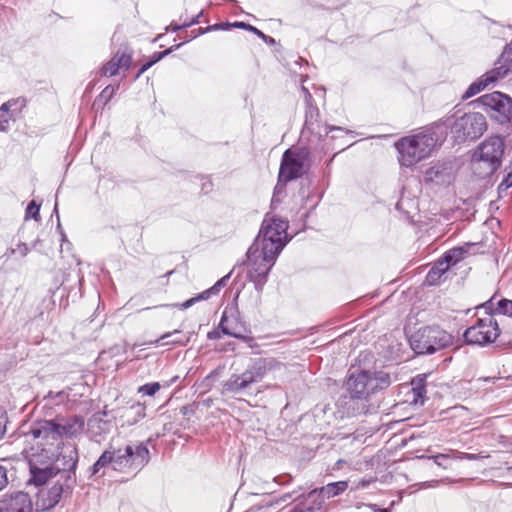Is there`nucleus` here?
Returning a JSON list of instances; mask_svg holds the SVG:
<instances>
[{
	"mask_svg": "<svg viewBox=\"0 0 512 512\" xmlns=\"http://www.w3.org/2000/svg\"><path fill=\"white\" fill-rule=\"evenodd\" d=\"M112 456V469L118 472L133 473L136 475L150 460V452L146 443H128L123 447L109 444Z\"/></svg>",
	"mask_w": 512,
	"mask_h": 512,
	"instance_id": "6",
	"label": "nucleus"
},
{
	"mask_svg": "<svg viewBox=\"0 0 512 512\" xmlns=\"http://www.w3.org/2000/svg\"><path fill=\"white\" fill-rule=\"evenodd\" d=\"M54 421L58 425L62 440L78 436L82 433L85 425L84 418L81 415L57 416L54 418Z\"/></svg>",
	"mask_w": 512,
	"mask_h": 512,
	"instance_id": "21",
	"label": "nucleus"
},
{
	"mask_svg": "<svg viewBox=\"0 0 512 512\" xmlns=\"http://www.w3.org/2000/svg\"><path fill=\"white\" fill-rule=\"evenodd\" d=\"M203 16V11H200L196 16L192 17L190 21H185L184 26L189 28L193 25H196L200 22V18Z\"/></svg>",
	"mask_w": 512,
	"mask_h": 512,
	"instance_id": "48",
	"label": "nucleus"
},
{
	"mask_svg": "<svg viewBox=\"0 0 512 512\" xmlns=\"http://www.w3.org/2000/svg\"><path fill=\"white\" fill-rule=\"evenodd\" d=\"M8 422L7 413L3 408H0V439L6 432V425Z\"/></svg>",
	"mask_w": 512,
	"mask_h": 512,
	"instance_id": "44",
	"label": "nucleus"
},
{
	"mask_svg": "<svg viewBox=\"0 0 512 512\" xmlns=\"http://www.w3.org/2000/svg\"><path fill=\"white\" fill-rule=\"evenodd\" d=\"M454 338L438 325L419 328L409 338L412 350L418 355H431L453 344Z\"/></svg>",
	"mask_w": 512,
	"mask_h": 512,
	"instance_id": "8",
	"label": "nucleus"
},
{
	"mask_svg": "<svg viewBox=\"0 0 512 512\" xmlns=\"http://www.w3.org/2000/svg\"><path fill=\"white\" fill-rule=\"evenodd\" d=\"M182 43L180 44H177V45H173L169 48H167L166 50L164 51H161V52H155L150 58L148 61H150V63L152 65L158 63L159 61H161L164 57L168 56L169 54H171L172 52L178 50L180 47H181Z\"/></svg>",
	"mask_w": 512,
	"mask_h": 512,
	"instance_id": "34",
	"label": "nucleus"
},
{
	"mask_svg": "<svg viewBox=\"0 0 512 512\" xmlns=\"http://www.w3.org/2000/svg\"><path fill=\"white\" fill-rule=\"evenodd\" d=\"M115 92V88L113 86H107L103 89V91L100 93L99 97L105 99V103L108 102L113 94Z\"/></svg>",
	"mask_w": 512,
	"mask_h": 512,
	"instance_id": "47",
	"label": "nucleus"
},
{
	"mask_svg": "<svg viewBox=\"0 0 512 512\" xmlns=\"http://www.w3.org/2000/svg\"><path fill=\"white\" fill-rule=\"evenodd\" d=\"M299 495L300 494L298 493V491L294 490L292 492L285 493L280 497H273L267 501H263V503L261 505L254 506V508H256L257 510H261L262 508H271V507L279 506L289 500L295 501L297 503L296 497Z\"/></svg>",
	"mask_w": 512,
	"mask_h": 512,
	"instance_id": "32",
	"label": "nucleus"
},
{
	"mask_svg": "<svg viewBox=\"0 0 512 512\" xmlns=\"http://www.w3.org/2000/svg\"><path fill=\"white\" fill-rule=\"evenodd\" d=\"M496 313L512 317V300L501 299L497 303Z\"/></svg>",
	"mask_w": 512,
	"mask_h": 512,
	"instance_id": "35",
	"label": "nucleus"
},
{
	"mask_svg": "<svg viewBox=\"0 0 512 512\" xmlns=\"http://www.w3.org/2000/svg\"><path fill=\"white\" fill-rule=\"evenodd\" d=\"M452 455H453L454 459H459V460H477L479 458L478 454L465 453V452H455Z\"/></svg>",
	"mask_w": 512,
	"mask_h": 512,
	"instance_id": "45",
	"label": "nucleus"
},
{
	"mask_svg": "<svg viewBox=\"0 0 512 512\" xmlns=\"http://www.w3.org/2000/svg\"><path fill=\"white\" fill-rule=\"evenodd\" d=\"M504 150V138L499 135L490 136L482 141L471 157L474 173L480 178L494 174L501 166Z\"/></svg>",
	"mask_w": 512,
	"mask_h": 512,
	"instance_id": "3",
	"label": "nucleus"
},
{
	"mask_svg": "<svg viewBox=\"0 0 512 512\" xmlns=\"http://www.w3.org/2000/svg\"><path fill=\"white\" fill-rule=\"evenodd\" d=\"M371 507L375 508V510L377 512H389L387 509L383 508V509H380V508H376V505L373 504V505H370Z\"/></svg>",
	"mask_w": 512,
	"mask_h": 512,
	"instance_id": "62",
	"label": "nucleus"
},
{
	"mask_svg": "<svg viewBox=\"0 0 512 512\" xmlns=\"http://www.w3.org/2000/svg\"><path fill=\"white\" fill-rule=\"evenodd\" d=\"M372 482L371 479H362L361 481H359L358 483V487L359 488H366L369 486V484Z\"/></svg>",
	"mask_w": 512,
	"mask_h": 512,
	"instance_id": "61",
	"label": "nucleus"
},
{
	"mask_svg": "<svg viewBox=\"0 0 512 512\" xmlns=\"http://www.w3.org/2000/svg\"><path fill=\"white\" fill-rule=\"evenodd\" d=\"M132 63L131 53L118 50L115 55L103 66L101 74L104 76H115L123 68L129 69Z\"/></svg>",
	"mask_w": 512,
	"mask_h": 512,
	"instance_id": "25",
	"label": "nucleus"
},
{
	"mask_svg": "<svg viewBox=\"0 0 512 512\" xmlns=\"http://www.w3.org/2000/svg\"><path fill=\"white\" fill-rule=\"evenodd\" d=\"M33 218L38 221L40 219V204H37L35 200L29 202L26 211L25 219Z\"/></svg>",
	"mask_w": 512,
	"mask_h": 512,
	"instance_id": "36",
	"label": "nucleus"
},
{
	"mask_svg": "<svg viewBox=\"0 0 512 512\" xmlns=\"http://www.w3.org/2000/svg\"><path fill=\"white\" fill-rule=\"evenodd\" d=\"M288 227V221L266 215L258 235L247 250V277L259 293L263 291L279 254L291 239L287 233Z\"/></svg>",
	"mask_w": 512,
	"mask_h": 512,
	"instance_id": "1",
	"label": "nucleus"
},
{
	"mask_svg": "<svg viewBox=\"0 0 512 512\" xmlns=\"http://www.w3.org/2000/svg\"><path fill=\"white\" fill-rule=\"evenodd\" d=\"M500 333L499 322L493 315H488L478 318L475 324L468 327L463 333V338L468 345L485 346L494 342Z\"/></svg>",
	"mask_w": 512,
	"mask_h": 512,
	"instance_id": "10",
	"label": "nucleus"
},
{
	"mask_svg": "<svg viewBox=\"0 0 512 512\" xmlns=\"http://www.w3.org/2000/svg\"><path fill=\"white\" fill-rule=\"evenodd\" d=\"M439 483H440V481H438V480L425 481V482L422 484V487H425V488H428V487H434V486L438 485Z\"/></svg>",
	"mask_w": 512,
	"mask_h": 512,
	"instance_id": "60",
	"label": "nucleus"
},
{
	"mask_svg": "<svg viewBox=\"0 0 512 512\" xmlns=\"http://www.w3.org/2000/svg\"><path fill=\"white\" fill-rule=\"evenodd\" d=\"M315 489L324 502L325 499H330L343 494L348 489V481L331 482Z\"/></svg>",
	"mask_w": 512,
	"mask_h": 512,
	"instance_id": "27",
	"label": "nucleus"
},
{
	"mask_svg": "<svg viewBox=\"0 0 512 512\" xmlns=\"http://www.w3.org/2000/svg\"><path fill=\"white\" fill-rule=\"evenodd\" d=\"M181 333V330L179 329H175L174 331L172 332H167V333H164L163 335H161L158 339H155V340H152V341H149V342H144V343H141V345H157L159 344L161 341H164L168 338H170L171 336L173 335H176V334H180ZM137 346H140V344H137L135 343L133 346H132V349L136 348Z\"/></svg>",
	"mask_w": 512,
	"mask_h": 512,
	"instance_id": "39",
	"label": "nucleus"
},
{
	"mask_svg": "<svg viewBox=\"0 0 512 512\" xmlns=\"http://www.w3.org/2000/svg\"><path fill=\"white\" fill-rule=\"evenodd\" d=\"M454 179V165L452 162H438L425 171L426 183L435 185H449Z\"/></svg>",
	"mask_w": 512,
	"mask_h": 512,
	"instance_id": "19",
	"label": "nucleus"
},
{
	"mask_svg": "<svg viewBox=\"0 0 512 512\" xmlns=\"http://www.w3.org/2000/svg\"><path fill=\"white\" fill-rule=\"evenodd\" d=\"M105 416V412H98L88 420V431L96 442H100L113 427L110 420L104 419Z\"/></svg>",
	"mask_w": 512,
	"mask_h": 512,
	"instance_id": "24",
	"label": "nucleus"
},
{
	"mask_svg": "<svg viewBox=\"0 0 512 512\" xmlns=\"http://www.w3.org/2000/svg\"><path fill=\"white\" fill-rule=\"evenodd\" d=\"M301 91L304 94L305 104L313 103V97H312L311 93L309 92L308 88H306L305 86H301Z\"/></svg>",
	"mask_w": 512,
	"mask_h": 512,
	"instance_id": "55",
	"label": "nucleus"
},
{
	"mask_svg": "<svg viewBox=\"0 0 512 512\" xmlns=\"http://www.w3.org/2000/svg\"><path fill=\"white\" fill-rule=\"evenodd\" d=\"M8 485V469L0 463V491Z\"/></svg>",
	"mask_w": 512,
	"mask_h": 512,
	"instance_id": "41",
	"label": "nucleus"
},
{
	"mask_svg": "<svg viewBox=\"0 0 512 512\" xmlns=\"http://www.w3.org/2000/svg\"><path fill=\"white\" fill-rule=\"evenodd\" d=\"M76 486V477L68 473L66 477H59V479L47 491L40 492L41 508L48 510L54 508L62 499L63 496H68L72 493Z\"/></svg>",
	"mask_w": 512,
	"mask_h": 512,
	"instance_id": "14",
	"label": "nucleus"
},
{
	"mask_svg": "<svg viewBox=\"0 0 512 512\" xmlns=\"http://www.w3.org/2000/svg\"><path fill=\"white\" fill-rule=\"evenodd\" d=\"M420 458H426V456H421ZM450 458H453V455L442 454V453L427 457V459H433V461L435 462L436 465H438L439 467H443V468H446V467L443 465L442 461L450 459Z\"/></svg>",
	"mask_w": 512,
	"mask_h": 512,
	"instance_id": "40",
	"label": "nucleus"
},
{
	"mask_svg": "<svg viewBox=\"0 0 512 512\" xmlns=\"http://www.w3.org/2000/svg\"><path fill=\"white\" fill-rule=\"evenodd\" d=\"M390 385V374L385 371L350 369L346 393L338 398L336 406L347 417L376 413L379 404L374 400V395Z\"/></svg>",
	"mask_w": 512,
	"mask_h": 512,
	"instance_id": "2",
	"label": "nucleus"
},
{
	"mask_svg": "<svg viewBox=\"0 0 512 512\" xmlns=\"http://www.w3.org/2000/svg\"><path fill=\"white\" fill-rule=\"evenodd\" d=\"M292 480L291 476L290 475H285V476H279L277 478V481L280 485H285V484H288L290 481Z\"/></svg>",
	"mask_w": 512,
	"mask_h": 512,
	"instance_id": "59",
	"label": "nucleus"
},
{
	"mask_svg": "<svg viewBox=\"0 0 512 512\" xmlns=\"http://www.w3.org/2000/svg\"><path fill=\"white\" fill-rule=\"evenodd\" d=\"M53 460H56L57 466L55 467L57 473L61 477H66L68 473H71L76 477V468L78 463V451L76 446L67 445L62 448V451H57V456Z\"/></svg>",
	"mask_w": 512,
	"mask_h": 512,
	"instance_id": "18",
	"label": "nucleus"
},
{
	"mask_svg": "<svg viewBox=\"0 0 512 512\" xmlns=\"http://www.w3.org/2000/svg\"><path fill=\"white\" fill-rule=\"evenodd\" d=\"M437 144L433 133H418L405 136L395 142L398 161L402 167L410 168L430 156Z\"/></svg>",
	"mask_w": 512,
	"mask_h": 512,
	"instance_id": "4",
	"label": "nucleus"
},
{
	"mask_svg": "<svg viewBox=\"0 0 512 512\" xmlns=\"http://www.w3.org/2000/svg\"><path fill=\"white\" fill-rule=\"evenodd\" d=\"M320 112L316 105L313 103L306 104L305 122L302 129V135L315 134L319 137L327 136L330 132L337 131L341 133H348L349 131L334 125L325 124L322 126L319 121Z\"/></svg>",
	"mask_w": 512,
	"mask_h": 512,
	"instance_id": "16",
	"label": "nucleus"
},
{
	"mask_svg": "<svg viewBox=\"0 0 512 512\" xmlns=\"http://www.w3.org/2000/svg\"><path fill=\"white\" fill-rule=\"evenodd\" d=\"M153 65L150 63V61L145 62L140 69L137 71L134 79H138L145 71H147L149 68H151Z\"/></svg>",
	"mask_w": 512,
	"mask_h": 512,
	"instance_id": "52",
	"label": "nucleus"
},
{
	"mask_svg": "<svg viewBox=\"0 0 512 512\" xmlns=\"http://www.w3.org/2000/svg\"><path fill=\"white\" fill-rule=\"evenodd\" d=\"M218 328L224 335H228L237 339L245 340V334L248 328L244 321L239 317V313L235 308H225L222 313Z\"/></svg>",
	"mask_w": 512,
	"mask_h": 512,
	"instance_id": "17",
	"label": "nucleus"
},
{
	"mask_svg": "<svg viewBox=\"0 0 512 512\" xmlns=\"http://www.w3.org/2000/svg\"><path fill=\"white\" fill-rule=\"evenodd\" d=\"M160 384L158 382L146 383L139 387L138 392L143 395L153 396L160 390Z\"/></svg>",
	"mask_w": 512,
	"mask_h": 512,
	"instance_id": "38",
	"label": "nucleus"
},
{
	"mask_svg": "<svg viewBox=\"0 0 512 512\" xmlns=\"http://www.w3.org/2000/svg\"><path fill=\"white\" fill-rule=\"evenodd\" d=\"M17 250L23 257L26 256L29 252V248L26 243H19L17 246Z\"/></svg>",
	"mask_w": 512,
	"mask_h": 512,
	"instance_id": "58",
	"label": "nucleus"
},
{
	"mask_svg": "<svg viewBox=\"0 0 512 512\" xmlns=\"http://www.w3.org/2000/svg\"><path fill=\"white\" fill-rule=\"evenodd\" d=\"M473 245L474 244L466 243L463 246H457L446 251L441 257L444 263H446V267L450 268L464 260L468 256L469 250Z\"/></svg>",
	"mask_w": 512,
	"mask_h": 512,
	"instance_id": "26",
	"label": "nucleus"
},
{
	"mask_svg": "<svg viewBox=\"0 0 512 512\" xmlns=\"http://www.w3.org/2000/svg\"><path fill=\"white\" fill-rule=\"evenodd\" d=\"M0 512H32V502L28 493L17 491L5 495L0 500Z\"/></svg>",
	"mask_w": 512,
	"mask_h": 512,
	"instance_id": "20",
	"label": "nucleus"
},
{
	"mask_svg": "<svg viewBox=\"0 0 512 512\" xmlns=\"http://www.w3.org/2000/svg\"><path fill=\"white\" fill-rule=\"evenodd\" d=\"M24 453L29 463V484L43 486L50 478L59 475L55 467L48 464L52 460H47L37 454L34 447L25 449Z\"/></svg>",
	"mask_w": 512,
	"mask_h": 512,
	"instance_id": "13",
	"label": "nucleus"
},
{
	"mask_svg": "<svg viewBox=\"0 0 512 512\" xmlns=\"http://www.w3.org/2000/svg\"><path fill=\"white\" fill-rule=\"evenodd\" d=\"M153 65L150 63V61L145 62L140 69L137 71L134 79H138L145 71H147L149 68H151Z\"/></svg>",
	"mask_w": 512,
	"mask_h": 512,
	"instance_id": "49",
	"label": "nucleus"
},
{
	"mask_svg": "<svg viewBox=\"0 0 512 512\" xmlns=\"http://www.w3.org/2000/svg\"><path fill=\"white\" fill-rule=\"evenodd\" d=\"M59 433L58 425L54 419H43L31 425L26 437L30 436L35 441V445L32 447L35 448L37 454L47 460H53L57 456V451L63 446Z\"/></svg>",
	"mask_w": 512,
	"mask_h": 512,
	"instance_id": "7",
	"label": "nucleus"
},
{
	"mask_svg": "<svg viewBox=\"0 0 512 512\" xmlns=\"http://www.w3.org/2000/svg\"><path fill=\"white\" fill-rule=\"evenodd\" d=\"M449 267H446V263H444L443 259H438L433 267L428 271L425 282L430 285H438L441 281L442 276L447 272Z\"/></svg>",
	"mask_w": 512,
	"mask_h": 512,
	"instance_id": "29",
	"label": "nucleus"
},
{
	"mask_svg": "<svg viewBox=\"0 0 512 512\" xmlns=\"http://www.w3.org/2000/svg\"><path fill=\"white\" fill-rule=\"evenodd\" d=\"M509 168L511 169L503 178L501 183L498 186V194L502 197L503 193H506L507 190L512 186V161L510 162Z\"/></svg>",
	"mask_w": 512,
	"mask_h": 512,
	"instance_id": "37",
	"label": "nucleus"
},
{
	"mask_svg": "<svg viewBox=\"0 0 512 512\" xmlns=\"http://www.w3.org/2000/svg\"><path fill=\"white\" fill-rule=\"evenodd\" d=\"M53 214H55L56 217H57V230L59 231V233L64 232L63 229H62L61 223H60V217H59V213H58V203L57 202L55 203V206H54V209H53Z\"/></svg>",
	"mask_w": 512,
	"mask_h": 512,
	"instance_id": "57",
	"label": "nucleus"
},
{
	"mask_svg": "<svg viewBox=\"0 0 512 512\" xmlns=\"http://www.w3.org/2000/svg\"><path fill=\"white\" fill-rule=\"evenodd\" d=\"M206 29H207V27H200L198 29L192 30L191 35L189 37L185 38L183 43H187L190 40H192L200 35H204V34L208 33L209 31H206Z\"/></svg>",
	"mask_w": 512,
	"mask_h": 512,
	"instance_id": "46",
	"label": "nucleus"
},
{
	"mask_svg": "<svg viewBox=\"0 0 512 512\" xmlns=\"http://www.w3.org/2000/svg\"><path fill=\"white\" fill-rule=\"evenodd\" d=\"M476 102L500 124L512 121V98L508 95L495 91L482 95Z\"/></svg>",
	"mask_w": 512,
	"mask_h": 512,
	"instance_id": "12",
	"label": "nucleus"
},
{
	"mask_svg": "<svg viewBox=\"0 0 512 512\" xmlns=\"http://www.w3.org/2000/svg\"><path fill=\"white\" fill-rule=\"evenodd\" d=\"M412 388V394H413V400L412 402L414 404H424L425 398H426V381L424 375H419L415 377L411 382Z\"/></svg>",
	"mask_w": 512,
	"mask_h": 512,
	"instance_id": "30",
	"label": "nucleus"
},
{
	"mask_svg": "<svg viewBox=\"0 0 512 512\" xmlns=\"http://www.w3.org/2000/svg\"><path fill=\"white\" fill-rule=\"evenodd\" d=\"M153 65L150 63V61L145 62L140 69L137 71L134 79H138L145 71H147L149 68H151Z\"/></svg>",
	"mask_w": 512,
	"mask_h": 512,
	"instance_id": "53",
	"label": "nucleus"
},
{
	"mask_svg": "<svg viewBox=\"0 0 512 512\" xmlns=\"http://www.w3.org/2000/svg\"><path fill=\"white\" fill-rule=\"evenodd\" d=\"M153 65L150 63V61L145 62L140 69L137 71L134 79H138L145 71H147L149 68H151Z\"/></svg>",
	"mask_w": 512,
	"mask_h": 512,
	"instance_id": "50",
	"label": "nucleus"
},
{
	"mask_svg": "<svg viewBox=\"0 0 512 512\" xmlns=\"http://www.w3.org/2000/svg\"><path fill=\"white\" fill-rule=\"evenodd\" d=\"M18 103L21 104V107L25 106V101L23 99H11L0 106V132H7L9 129V122L13 117V112H11V108Z\"/></svg>",
	"mask_w": 512,
	"mask_h": 512,
	"instance_id": "28",
	"label": "nucleus"
},
{
	"mask_svg": "<svg viewBox=\"0 0 512 512\" xmlns=\"http://www.w3.org/2000/svg\"><path fill=\"white\" fill-rule=\"evenodd\" d=\"M446 126L450 127V132L457 143L473 141L480 138L487 129L486 118L478 112L464 113L456 117H447Z\"/></svg>",
	"mask_w": 512,
	"mask_h": 512,
	"instance_id": "9",
	"label": "nucleus"
},
{
	"mask_svg": "<svg viewBox=\"0 0 512 512\" xmlns=\"http://www.w3.org/2000/svg\"><path fill=\"white\" fill-rule=\"evenodd\" d=\"M297 503L290 512H324V502L316 489L296 497Z\"/></svg>",
	"mask_w": 512,
	"mask_h": 512,
	"instance_id": "23",
	"label": "nucleus"
},
{
	"mask_svg": "<svg viewBox=\"0 0 512 512\" xmlns=\"http://www.w3.org/2000/svg\"><path fill=\"white\" fill-rule=\"evenodd\" d=\"M211 186H212V184L210 182L209 183H204L202 189L203 190H207L208 187H211Z\"/></svg>",
	"mask_w": 512,
	"mask_h": 512,
	"instance_id": "63",
	"label": "nucleus"
},
{
	"mask_svg": "<svg viewBox=\"0 0 512 512\" xmlns=\"http://www.w3.org/2000/svg\"><path fill=\"white\" fill-rule=\"evenodd\" d=\"M221 334H223L221 332V330L218 328V329H215V330H212V331H209L207 333V338L209 340H216V339H220L221 338Z\"/></svg>",
	"mask_w": 512,
	"mask_h": 512,
	"instance_id": "54",
	"label": "nucleus"
},
{
	"mask_svg": "<svg viewBox=\"0 0 512 512\" xmlns=\"http://www.w3.org/2000/svg\"><path fill=\"white\" fill-rule=\"evenodd\" d=\"M234 28H240L253 33V35H257L260 39H262L268 45H274L276 43L275 39L271 36L264 34L261 30L252 26L249 23L237 21L233 23Z\"/></svg>",
	"mask_w": 512,
	"mask_h": 512,
	"instance_id": "33",
	"label": "nucleus"
},
{
	"mask_svg": "<svg viewBox=\"0 0 512 512\" xmlns=\"http://www.w3.org/2000/svg\"><path fill=\"white\" fill-rule=\"evenodd\" d=\"M61 234V239L62 241H65L66 240V235L64 232L60 233Z\"/></svg>",
	"mask_w": 512,
	"mask_h": 512,
	"instance_id": "64",
	"label": "nucleus"
},
{
	"mask_svg": "<svg viewBox=\"0 0 512 512\" xmlns=\"http://www.w3.org/2000/svg\"><path fill=\"white\" fill-rule=\"evenodd\" d=\"M191 335H192V333H189V335L187 337H185V338L174 337V339H172V340L162 342V345L186 346L189 343V341H190Z\"/></svg>",
	"mask_w": 512,
	"mask_h": 512,
	"instance_id": "42",
	"label": "nucleus"
},
{
	"mask_svg": "<svg viewBox=\"0 0 512 512\" xmlns=\"http://www.w3.org/2000/svg\"><path fill=\"white\" fill-rule=\"evenodd\" d=\"M182 29H186V27L184 26V22L182 24L172 22L170 26L166 28V31L171 30L172 32H178Z\"/></svg>",
	"mask_w": 512,
	"mask_h": 512,
	"instance_id": "56",
	"label": "nucleus"
},
{
	"mask_svg": "<svg viewBox=\"0 0 512 512\" xmlns=\"http://www.w3.org/2000/svg\"><path fill=\"white\" fill-rule=\"evenodd\" d=\"M233 27V23L222 22L207 26L206 31H218V30H229Z\"/></svg>",
	"mask_w": 512,
	"mask_h": 512,
	"instance_id": "43",
	"label": "nucleus"
},
{
	"mask_svg": "<svg viewBox=\"0 0 512 512\" xmlns=\"http://www.w3.org/2000/svg\"><path fill=\"white\" fill-rule=\"evenodd\" d=\"M153 65L150 63V61L145 62L140 69L137 71L134 79H138L145 71H147L149 68H151Z\"/></svg>",
	"mask_w": 512,
	"mask_h": 512,
	"instance_id": "51",
	"label": "nucleus"
},
{
	"mask_svg": "<svg viewBox=\"0 0 512 512\" xmlns=\"http://www.w3.org/2000/svg\"><path fill=\"white\" fill-rule=\"evenodd\" d=\"M282 364L272 357L256 358L241 374H232L223 384V389L232 394L245 392L252 384L261 381L270 371Z\"/></svg>",
	"mask_w": 512,
	"mask_h": 512,
	"instance_id": "5",
	"label": "nucleus"
},
{
	"mask_svg": "<svg viewBox=\"0 0 512 512\" xmlns=\"http://www.w3.org/2000/svg\"><path fill=\"white\" fill-rule=\"evenodd\" d=\"M229 277H230V273L227 274L226 276L222 277L221 279H219L209 289L204 290L203 292L184 301L183 303L163 304V305H159V306H154L153 308L172 307V308H179L181 310H186L200 301L208 300L213 295H217L220 292V290L226 285Z\"/></svg>",
	"mask_w": 512,
	"mask_h": 512,
	"instance_id": "22",
	"label": "nucleus"
},
{
	"mask_svg": "<svg viewBox=\"0 0 512 512\" xmlns=\"http://www.w3.org/2000/svg\"><path fill=\"white\" fill-rule=\"evenodd\" d=\"M510 73H512V62L510 61V64L503 63L500 56L495 62L494 68L487 71L485 74L471 83L467 90L464 92L462 98L468 99L473 97L474 95L484 90L489 84L496 83L498 80L503 79Z\"/></svg>",
	"mask_w": 512,
	"mask_h": 512,
	"instance_id": "15",
	"label": "nucleus"
},
{
	"mask_svg": "<svg viewBox=\"0 0 512 512\" xmlns=\"http://www.w3.org/2000/svg\"><path fill=\"white\" fill-rule=\"evenodd\" d=\"M309 155L310 152L307 148L287 149L282 155L278 181L287 183L302 177Z\"/></svg>",
	"mask_w": 512,
	"mask_h": 512,
	"instance_id": "11",
	"label": "nucleus"
},
{
	"mask_svg": "<svg viewBox=\"0 0 512 512\" xmlns=\"http://www.w3.org/2000/svg\"><path fill=\"white\" fill-rule=\"evenodd\" d=\"M109 449V446L102 452L99 458L95 461V463L89 467V477L92 478L100 473L103 468L111 467L112 468V456Z\"/></svg>",
	"mask_w": 512,
	"mask_h": 512,
	"instance_id": "31",
	"label": "nucleus"
}]
</instances>
